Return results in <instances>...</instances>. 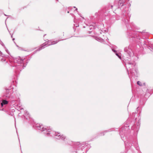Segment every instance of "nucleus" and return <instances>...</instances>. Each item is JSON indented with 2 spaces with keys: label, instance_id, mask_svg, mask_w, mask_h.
Wrapping results in <instances>:
<instances>
[{
  "label": "nucleus",
  "instance_id": "obj_4",
  "mask_svg": "<svg viewBox=\"0 0 153 153\" xmlns=\"http://www.w3.org/2000/svg\"><path fill=\"white\" fill-rule=\"evenodd\" d=\"M11 93L9 90L6 91V94L5 95L7 97L9 98L11 95Z\"/></svg>",
  "mask_w": 153,
  "mask_h": 153
},
{
  "label": "nucleus",
  "instance_id": "obj_12",
  "mask_svg": "<svg viewBox=\"0 0 153 153\" xmlns=\"http://www.w3.org/2000/svg\"><path fill=\"white\" fill-rule=\"evenodd\" d=\"M13 40H14V39H13Z\"/></svg>",
  "mask_w": 153,
  "mask_h": 153
},
{
  "label": "nucleus",
  "instance_id": "obj_2",
  "mask_svg": "<svg viewBox=\"0 0 153 153\" xmlns=\"http://www.w3.org/2000/svg\"><path fill=\"white\" fill-rule=\"evenodd\" d=\"M59 41H53L51 42V41H49L48 42L47 45L48 46H49L52 45H53L57 43ZM46 45H47V43L45 42L42 45V46L39 48V49H38V51H40L42 50V49L44 48H45V46Z\"/></svg>",
  "mask_w": 153,
  "mask_h": 153
},
{
  "label": "nucleus",
  "instance_id": "obj_8",
  "mask_svg": "<svg viewBox=\"0 0 153 153\" xmlns=\"http://www.w3.org/2000/svg\"><path fill=\"white\" fill-rule=\"evenodd\" d=\"M112 50L114 52L116 53V51L115 50H114L113 49H112Z\"/></svg>",
  "mask_w": 153,
  "mask_h": 153
},
{
  "label": "nucleus",
  "instance_id": "obj_9",
  "mask_svg": "<svg viewBox=\"0 0 153 153\" xmlns=\"http://www.w3.org/2000/svg\"><path fill=\"white\" fill-rule=\"evenodd\" d=\"M0 55H2V54L1 53V51H0Z\"/></svg>",
  "mask_w": 153,
  "mask_h": 153
},
{
  "label": "nucleus",
  "instance_id": "obj_6",
  "mask_svg": "<svg viewBox=\"0 0 153 153\" xmlns=\"http://www.w3.org/2000/svg\"><path fill=\"white\" fill-rule=\"evenodd\" d=\"M137 85H138L140 86L142 85V84L141 82L139 81H138L137 82Z\"/></svg>",
  "mask_w": 153,
  "mask_h": 153
},
{
  "label": "nucleus",
  "instance_id": "obj_1",
  "mask_svg": "<svg viewBox=\"0 0 153 153\" xmlns=\"http://www.w3.org/2000/svg\"><path fill=\"white\" fill-rule=\"evenodd\" d=\"M37 127L38 129L42 131H46L45 133L47 135L51 134V133H50V131H49V129L48 128V127L46 126L44 127L43 125L39 124L38 126H37Z\"/></svg>",
  "mask_w": 153,
  "mask_h": 153
},
{
  "label": "nucleus",
  "instance_id": "obj_11",
  "mask_svg": "<svg viewBox=\"0 0 153 153\" xmlns=\"http://www.w3.org/2000/svg\"><path fill=\"white\" fill-rule=\"evenodd\" d=\"M76 10H77V8L76 9Z\"/></svg>",
  "mask_w": 153,
  "mask_h": 153
},
{
  "label": "nucleus",
  "instance_id": "obj_5",
  "mask_svg": "<svg viewBox=\"0 0 153 153\" xmlns=\"http://www.w3.org/2000/svg\"><path fill=\"white\" fill-rule=\"evenodd\" d=\"M8 102L5 100H3L2 101V102L1 103V105L2 106H3L4 105H6L8 103Z\"/></svg>",
  "mask_w": 153,
  "mask_h": 153
},
{
  "label": "nucleus",
  "instance_id": "obj_10",
  "mask_svg": "<svg viewBox=\"0 0 153 153\" xmlns=\"http://www.w3.org/2000/svg\"><path fill=\"white\" fill-rule=\"evenodd\" d=\"M113 6L112 5V6H111V8H113Z\"/></svg>",
  "mask_w": 153,
  "mask_h": 153
},
{
  "label": "nucleus",
  "instance_id": "obj_7",
  "mask_svg": "<svg viewBox=\"0 0 153 153\" xmlns=\"http://www.w3.org/2000/svg\"><path fill=\"white\" fill-rule=\"evenodd\" d=\"M115 54L117 56L120 58L121 59V57L118 55L117 53H115Z\"/></svg>",
  "mask_w": 153,
  "mask_h": 153
},
{
  "label": "nucleus",
  "instance_id": "obj_3",
  "mask_svg": "<svg viewBox=\"0 0 153 153\" xmlns=\"http://www.w3.org/2000/svg\"><path fill=\"white\" fill-rule=\"evenodd\" d=\"M52 133L54 134V135L56 137V138L57 139L61 138L62 140H64L65 138L64 136H61L59 133H56L54 131L52 132Z\"/></svg>",
  "mask_w": 153,
  "mask_h": 153
}]
</instances>
